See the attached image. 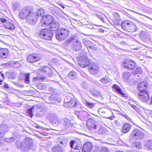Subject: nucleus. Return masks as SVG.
Listing matches in <instances>:
<instances>
[{"mask_svg":"<svg viewBox=\"0 0 152 152\" xmlns=\"http://www.w3.org/2000/svg\"><path fill=\"white\" fill-rule=\"evenodd\" d=\"M91 63L87 57H82L79 64L80 66L83 68H85L88 65H90Z\"/></svg>","mask_w":152,"mask_h":152,"instance_id":"14","label":"nucleus"},{"mask_svg":"<svg viewBox=\"0 0 152 152\" xmlns=\"http://www.w3.org/2000/svg\"><path fill=\"white\" fill-rule=\"evenodd\" d=\"M0 129L6 133L8 131L9 127L7 124H2L0 125Z\"/></svg>","mask_w":152,"mask_h":152,"instance_id":"32","label":"nucleus"},{"mask_svg":"<svg viewBox=\"0 0 152 152\" xmlns=\"http://www.w3.org/2000/svg\"><path fill=\"white\" fill-rule=\"evenodd\" d=\"M49 25L50 26V30L51 31H57L59 29V23L58 22L53 20Z\"/></svg>","mask_w":152,"mask_h":152,"instance_id":"21","label":"nucleus"},{"mask_svg":"<svg viewBox=\"0 0 152 152\" xmlns=\"http://www.w3.org/2000/svg\"><path fill=\"white\" fill-rule=\"evenodd\" d=\"M131 107L134 108L137 112L139 113L140 112V110L134 104L131 105Z\"/></svg>","mask_w":152,"mask_h":152,"instance_id":"54","label":"nucleus"},{"mask_svg":"<svg viewBox=\"0 0 152 152\" xmlns=\"http://www.w3.org/2000/svg\"><path fill=\"white\" fill-rule=\"evenodd\" d=\"M12 67L18 68L20 66V65L18 61H12Z\"/></svg>","mask_w":152,"mask_h":152,"instance_id":"45","label":"nucleus"},{"mask_svg":"<svg viewBox=\"0 0 152 152\" xmlns=\"http://www.w3.org/2000/svg\"><path fill=\"white\" fill-rule=\"evenodd\" d=\"M53 20L52 17L50 15L43 16L41 20V25L43 26H46L52 23Z\"/></svg>","mask_w":152,"mask_h":152,"instance_id":"7","label":"nucleus"},{"mask_svg":"<svg viewBox=\"0 0 152 152\" xmlns=\"http://www.w3.org/2000/svg\"><path fill=\"white\" fill-rule=\"evenodd\" d=\"M130 147L133 148L140 149L142 148V145L140 142L135 141L132 142Z\"/></svg>","mask_w":152,"mask_h":152,"instance_id":"26","label":"nucleus"},{"mask_svg":"<svg viewBox=\"0 0 152 152\" xmlns=\"http://www.w3.org/2000/svg\"><path fill=\"white\" fill-rule=\"evenodd\" d=\"M148 83L146 82H142L137 86V89L140 91H146L145 89L148 87Z\"/></svg>","mask_w":152,"mask_h":152,"instance_id":"20","label":"nucleus"},{"mask_svg":"<svg viewBox=\"0 0 152 152\" xmlns=\"http://www.w3.org/2000/svg\"><path fill=\"white\" fill-rule=\"evenodd\" d=\"M0 20L1 22L3 23L7 22V20L4 18H1L0 19Z\"/></svg>","mask_w":152,"mask_h":152,"instance_id":"60","label":"nucleus"},{"mask_svg":"<svg viewBox=\"0 0 152 152\" xmlns=\"http://www.w3.org/2000/svg\"><path fill=\"white\" fill-rule=\"evenodd\" d=\"M62 122V130H65L67 129L69 127L70 124V121L67 119L64 118Z\"/></svg>","mask_w":152,"mask_h":152,"instance_id":"27","label":"nucleus"},{"mask_svg":"<svg viewBox=\"0 0 152 152\" xmlns=\"http://www.w3.org/2000/svg\"><path fill=\"white\" fill-rule=\"evenodd\" d=\"M80 149L79 148L75 149H71V152H80Z\"/></svg>","mask_w":152,"mask_h":152,"instance_id":"57","label":"nucleus"},{"mask_svg":"<svg viewBox=\"0 0 152 152\" xmlns=\"http://www.w3.org/2000/svg\"><path fill=\"white\" fill-rule=\"evenodd\" d=\"M51 151L52 152H63L62 149L59 145L53 147Z\"/></svg>","mask_w":152,"mask_h":152,"instance_id":"30","label":"nucleus"},{"mask_svg":"<svg viewBox=\"0 0 152 152\" xmlns=\"http://www.w3.org/2000/svg\"><path fill=\"white\" fill-rule=\"evenodd\" d=\"M96 15L97 17L101 19L103 22H104V19L102 15L99 14H96Z\"/></svg>","mask_w":152,"mask_h":152,"instance_id":"58","label":"nucleus"},{"mask_svg":"<svg viewBox=\"0 0 152 152\" xmlns=\"http://www.w3.org/2000/svg\"><path fill=\"white\" fill-rule=\"evenodd\" d=\"M135 72V74H140L142 72V69L140 67H138L134 69Z\"/></svg>","mask_w":152,"mask_h":152,"instance_id":"47","label":"nucleus"},{"mask_svg":"<svg viewBox=\"0 0 152 152\" xmlns=\"http://www.w3.org/2000/svg\"><path fill=\"white\" fill-rule=\"evenodd\" d=\"M131 136L133 139L138 140L144 137V134L140 130L136 129L134 130L131 134Z\"/></svg>","mask_w":152,"mask_h":152,"instance_id":"11","label":"nucleus"},{"mask_svg":"<svg viewBox=\"0 0 152 152\" xmlns=\"http://www.w3.org/2000/svg\"><path fill=\"white\" fill-rule=\"evenodd\" d=\"M87 125L89 129H96L97 126L96 124V121L93 118H90L87 121Z\"/></svg>","mask_w":152,"mask_h":152,"instance_id":"16","label":"nucleus"},{"mask_svg":"<svg viewBox=\"0 0 152 152\" xmlns=\"http://www.w3.org/2000/svg\"><path fill=\"white\" fill-rule=\"evenodd\" d=\"M37 88L40 90H42L46 88V86L43 83H40L37 85Z\"/></svg>","mask_w":152,"mask_h":152,"instance_id":"49","label":"nucleus"},{"mask_svg":"<svg viewBox=\"0 0 152 152\" xmlns=\"http://www.w3.org/2000/svg\"><path fill=\"white\" fill-rule=\"evenodd\" d=\"M37 14V18H38V17L39 16H42L44 14V11L42 9H40L38 10L37 12H36Z\"/></svg>","mask_w":152,"mask_h":152,"instance_id":"42","label":"nucleus"},{"mask_svg":"<svg viewBox=\"0 0 152 152\" xmlns=\"http://www.w3.org/2000/svg\"><path fill=\"white\" fill-rule=\"evenodd\" d=\"M29 8L28 7H26L20 11L19 14V17L20 18L22 19L26 18V17L31 11Z\"/></svg>","mask_w":152,"mask_h":152,"instance_id":"13","label":"nucleus"},{"mask_svg":"<svg viewBox=\"0 0 152 152\" xmlns=\"http://www.w3.org/2000/svg\"><path fill=\"white\" fill-rule=\"evenodd\" d=\"M64 102V105L67 106L68 107H76V101L74 99L72 98L71 97L68 96L65 97Z\"/></svg>","mask_w":152,"mask_h":152,"instance_id":"9","label":"nucleus"},{"mask_svg":"<svg viewBox=\"0 0 152 152\" xmlns=\"http://www.w3.org/2000/svg\"><path fill=\"white\" fill-rule=\"evenodd\" d=\"M53 36V33L50 29L44 28L40 31L39 34L40 38L46 40H50Z\"/></svg>","mask_w":152,"mask_h":152,"instance_id":"3","label":"nucleus"},{"mask_svg":"<svg viewBox=\"0 0 152 152\" xmlns=\"http://www.w3.org/2000/svg\"><path fill=\"white\" fill-rule=\"evenodd\" d=\"M37 15L35 12L30 11L26 17V22L29 24L33 25L35 24L38 19Z\"/></svg>","mask_w":152,"mask_h":152,"instance_id":"4","label":"nucleus"},{"mask_svg":"<svg viewBox=\"0 0 152 152\" xmlns=\"http://www.w3.org/2000/svg\"><path fill=\"white\" fill-rule=\"evenodd\" d=\"M30 74H26L25 76V81L24 82L26 83L29 84L30 83V80H29Z\"/></svg>","mask_w":152,"mask_h":152,"instance_id":"46","label":"nucleus"},{"mask_svg":"<svg viewBox=\"0 0 152 152\" xmlns=\"http://www.w3.org/2000/svg\"><path fill=\"white\" fill-rule=\"evenodd\" d=\"M15 140V139L12 137H11L10 138H5L4 139V141L7 142L12 143L14 142Z\"/></svg>","mask_w":152,"mask_h":152,"instance_id":"50","label":"nucleus"},{"mask_svg":"<svg viewBox=\"0 0 152 152\" xmlns=\"http://www.w3.org/2000/svg\"><path fill=\"white\" fill-rule=\"evenodd\" d=\"M20 7V3L18 2H15L13 4L12 6V9L13 10L16 11L19 10Z\"/></svg>","mask_w":152,"mask_h":152,"instance_id":"37","label":"nucleus"},{"mask_svg":"<svg viewBox=\"0 0 152 152\" xmlns=\"http://www.w3.org/2000/svg\"><path fill=\"white\" fill-rule=\"evenodd\" d=\"M15 145L18 149H20L22 151L28 152L32 148L33 145V141L29 137H26L20 142L16 140L15 142Z\"/></svg>","mask_w":152,"mask_h":152,"instance_id":"1","label":"nucleus"},{"mask_svg":"<svg viewBox=\"0 0 152 152\" xmlns=\"http://www.w3.org/2000/svg\"><path fill=\"white\" fill-rule=\"evenodd\" d=\"M69 34L68 29L64 28H61L56 32V38L59 41H63L66 38Z\"/></svg>","mask_w":152,"mask_h":152,"instance_id":"2","label":"nucleus"},{"mask_svg":"<svg viewBox=\"0 0 152 152\" xmlns=\"http://www.w3.org/2000/svg\"><path fill=\"white\" fill-rule=\"evenodd\" d=\"M4 26L6 29L10 30H13L15 28V26L12 23L7 22L5 23Z\"/></svg>","mask_w":152,"mask_h":152,"instance_id":"29","label":"nucleus"},{"mask_svg":"<svg viewBox=\"0 0 152 152\" xmlns=\"http://www.w3.org/2000/svg\"><path fill=\"white\" fill-rule=\"evenodd\" d=\"M89 69L91 74H94L98 71L99 68L97 64L94 62H91L90 65Z\"/></svg>","mask_w":152,"mask_h":152,"instance_id":"15","label":"nucleus"},{"mask_svg":"<svg viewBox=\"0 0 152 152\" xmlns=\"http://www.w3.org/2000/svg\"><path fill=\"white\" fill-rule=\"evenodd\" d=\"M81 86L83 88H86L88 87L87 83L85 82H83L81 83Z\"/></svg>","mask_w":152,"mask_h":152,"instance_id":"53","label":"nucleus"},{"mask_svg":"<svg viewBox=\"0 0 152 152\" xmlns=\"http://www.w3.org/2000/svg\"><path fill=\"white\" fill-rule=\"evenodd\" d=\"M85 104L88 107L90 108H93L95 105V104L92 103H90L86 100L85 101Z\"/></svg>","mask_w":152,"mask_h":152,"instance_id":"44","label":"nucleus"},{"mask_svg":"<svg viewBox=\"0 0 152 152\" xmlns=\"http://www.w3.org/2000/svg\"><path fill=\"white\" fill-rule=\"evenodd\" d=\"M112 88L115 90L118 94L121 95L125 99H127V97L126 95L122 92L121 88L118 86L116 84H113L112 86Z\"/></svg>","mask_w":152,"mask_h":152,"instance_id":"18","label":"nucleus"},{"mask_svg":"<svg viewBox=\"0 0 152 152\" xmlns=\"http://www.w3.org/2000/svg\"><path fill=\"white\" fill-rule=\"evenodd\" d=\"M131 127V125L128 123L124 124L122 127V132L123 133H128L130 130Z\"/></svg>","mask_w":152,"mask_h":152,"instance_id":"23","label":"nucleus"},{"mask_svg":"<svg viewBox=\"0 0 152 152\" xmlns=\"http://www.w3.org/2000/svg\"><path fill=\"white\" fill-rule=\"evenodd\" d=\"M100 81L103 83L107 84L109 82L108 78L107 77H104L100 80Z\"/></svg>","mask_w":152,"mask_h":152,"instance_id":"43","label":"nucleus"},{"mask_svg":"<svg viewBox=\"0 0 152 152\" xmlns=\"http://www.w3.org/2000/svg\"><path fill=\"white\" fill-rule=\"evenodd\" d=\"M68 142V139L66 137H63L60 141V143L63 146H65Z\"/></svg>","mask_w":152,"mask_h":152,"instance_id":"40","label":"nucleus"},{"mask_svg":"<svg viewBox=\"0 0 152 152\" xmlns=\"http://www.w3.org/2000/svg\"><path fill=\"white\" fill-rule=\"evenodd\" d=\"M38 72L39 74L41 75L46 74L50 76L53 75L52 69L46 66H41L38 69Z\"/></svg>","mask_w":152,"mask_h":152,"instance_id":"5","label":"nucleus"},{"mask_svg":"<svg viewBox=\"0 0 152 152\" xmlns=\"http://www.w3.org/2000/svg\"><path fill=\"white\" fill-rule=\"evenodd\" d=\"M107 132L106 129L104 127H101L99 128L98 130V134H105Z\"/></svg>","mask_w":152,"mask_h":152,"instance_id":"39","label":"nucleus"},{"mask_svg":"<svg viewBox=\"0 0 152 152\" xmlns=\"http://www.w3.org/2000/svg\"><path fill=\"white\" fill-rule=\"evenodd\" d=\"M123 66L126 69H132L134 68L135 64L131 60L126 59L124 61Z\"/></svg>","mask_w":152,"mask_h":152,"instance_id":"12","label":"nucleus"},{"mask_svg":"<svg viewBox=\"0 0 152 152\" xmlns=\"http://www.w3.org/2000/svg\"><path fill=\"white\" fill-rule=\"evenodd\" d=\"M123 78L124 80L125 81L127 82L128 80L129 77L130 76V74L129 72H126L123 73Z\"/></svg>","mask_w":152,"mask_h":152,"instance_id":"36","label":"nucleus"},{"mask_svg":"<svg viewBox=\"0 0 152 152\" xmlns=\"http://www.w3.org/2000/svg\"><path fill=\"white\" fill-rule=\"evenodd\" d=\"M9 54V50L6 48L0 49V58L3 59L7 58Z\"/></svg>","mask_w":152,"mask_h":152,"instance_id":"22","label":"nucleus"},{"mask_svg":"<svg viewBox=\"0 0 152 152\" xmlns=\"http://www.w3.org/2000/svg\"><path fill=\"white\" fill-rule=\"evenodd\" d=\"M137 28L136 25L130 21L127 32H134L137 30Z\"/></svg>","mask_w":152,"mask_h":152,"instance_id":"24","label":"nucleus"},{"mask_svg":"<svg viewBox=\"0 0 152 152\" xmlns=\"http://www.w3.org/2000/svg\"><path fill=\"white\" fill-rule=\"evenodd\" d=\"M89 48L92 50H96L98 49V47L96 45L93 43Z\"/></svg>","mask_w":152,"mask_h":152,"instance_id":"48","label":"nucleus"},{"mask_svg":"<svg viewBox=\"0 0 152 152\" xmlns=\"http://www.w3.org/2000/svg\"><path fill=\"white\" fill-rule=\"evenodd\" d=\"M5 133L0 129V137L2 138L4 136Z\"/></svg>","mask_w":152,"mask_h":152,"instance_id":"59","label":"nucleus"},{"mask_svg":"<svg viewBox=\"0 0 152 152\" xmlns=\"http://www.w3.org/2000/svg\"><path fill=\"white\" fill-rule=\"evenodd\" d=\"M93 145L91 142H87L83 145L82 149V152H90L92 148Z\"/></svg>","mask_w":152,"mask_h":152,"instance_id":"17","label":"nucleus"},{"mask_svg":"<svg viewBox=\"0 0 152 152\" xmlns=\"http://www.w3.org/2000/svg\"><path fill=\"white\" fill-rule=\"evenodd\" d=\"M127 152H134L132 150H128L127 151Z\"/></svg>","mask_w":152,"mask_h":152,"instance_id":"64","label":"nucleus"},{"mask_svg":"<svg viewBox=\"0 0 152 152\" xmlns=\"http://www.w3.org/2000/svg\"><path fill=\"white\" fill-rule=\"evenodd\" d=\"M38 80V77H34L33 79V81H36Z\"/></svg>","mask_w":152,"mask_h":152,"instance_id":"63","label":"nucleus"},{"mask_svg":"<svg viewBox=\"0 0 152 152\" xmlns=\"http://www.w3.org/2000/svg\"><path fill=\"white\" fill-rule=\"evenodd\" d=\"M82 46L80 42L77 40L73 45V50L76 51H78L81 49Z\"/></svg>","mask_w":152,"mask_h":152,"instance_id":"25","label":"nucleus"},{"mask_svg":"<svg viewBox=\"0 0 152 152\" xmlns=\"http://www.w3.org/2000/svg\"><path fill=\"white\" fill-rule=\"evenodd\" d=\"M119 114L126 119L128 121L132 122V119L125 113L119 112Z\"/></svg>","mask_w":152,"mask_h":152,"instance_id":"35","label":"nucleus"},{"mask_svg":"<svg viewBox=\"0 0 152 152\" xmlns=\"http://www.w3.org/2000/svg\"><path fill=\"white\" fill-rule=\"evenodd\" d=\"M130 22L128 20H125L122 23L121 26L123 30L127 32Z\"/></svg>","mask_w":152,"mask_h":152,"instance_id":"28","label":"nucleus"},{"mask_svg":"<svg viewBox=\"0 0 152 152\" xmlns=\"http://www.w3.org/2000/svg\"><path fill=\"white\" fill-rule=\"evenodd\" d=\"M137 98L143 102H148L149 100L148 92L147 91H140L138 93Z\"/></svg>","mask_w":152,"mask_h":152,"instance_id":"8","label":"nucleus"},{"mask_svg":"<svg viewBox=\"0 0 152 152\" xmlns=\"http://www.w3.org/2000/svg\"><path fill=\"white\" fill-rule=\"evenodd\" d=\"M55 118H56V117L53 116V117L51 116V118H49L50 121H52L53 124L55 126H56L58 124V121L55 119Z\"/></svg>","mask_w":152,"mask_h":152,"instance_id":"38","label":"nucleus"},{"mask_svg":"<svg viewBox=\"0 0 152 152\" xmlns=\"http://www.w3.org/2000/svg\"><path fill=\"white\" fill-rule=\"evenodd\" d=\"M139 37L140 39L145 42H148L151 40V35L148 31H141L139 34Z\"/></svg>","mask_w":152,"mask_h":152,"instance_id":"10","label":"nucleus"},{"mask_svg":"<svg viewBox=\"0 0 152 152\" xmlns=\"http://www.w3.org/2000/svg\"><path fill=\"white\" fill-rule=\"evenodd\" d=\"M4 87L6 88L7 89H8L9 88V86H8V85L5 83L4 86Z\"/></svg>","mask_w":152,"mask_h":152,"instance_id":"61","label":"nucleus"},{"mask_svg":"<svg viewBox=\"0 0 152 152\" xmlns=\"http://www.w3.org/2000/svg\"><path fill=\"white\" fill-rule=\"evenodd\" d=\"M115 124L118 125H119V121H115Z\"/></svg>","mask_w":152,"mask_h":152,"instance_id":"62","label":"nucleus"},{"mask_svg":"<svg viewBox=\"0 0 152 152\" xmlns=\"http://www.w3.org/2000/svg\"><path fill=\"white\" fill-rule=\"evenodd\" d=\"M93 43V42L90 41L86 40H83V43L88 49V50L89 52H90V51L88 50V48L90 47L91 45V44Z\"/></svg>","mask_w":152,"mask_h":152,"instance_id":"33","label":"nucleus"},{"mask_svg":"<svg viewBox=\"0 0 152 152\" xmlns=\"http://www.w3.org/2000/svg\"><path fill=\"white\" fill-rule=\"evenodd\" d=\"M100 152H109V151L107 148L104 147L101 149Z\"/></svg>","mask_w":152,"mask_h":152,"instance_id":"55","label":"nucleus"},{"mask_svg":"<svg viewBox=\"0 0 152 152\" xmlns=\"http://www.w3.org/2000/svg\"><path fill=\"white\" fill-rule=\"evenodd\" d=\"M75 37L74 36H71L67 39V41L69 42H70L73 40H74Z\"/></svg>","mask_w":152,"mask_h":152,"instance_id":"56","label":"nucleus"},{"mask_svg":"<svg viewBox=\"0 0 152 152\" xmlns=\"http://www.w3.org/2000/svg\"><path fill=\"white\" fill-rule=\"evenodd\" d=\"M42 57V55L40 54L34 53L29 55L27 58L28 61L32 63L39 60Z\"/></svg>","mask_w":152,"mask_h":152,"instance_id":"6","label":"nucleus"},{"mask_svg":"<svg viewBox=\"0 0 152 152\" xmlns=\"http://www.w3.org/2000/svg\"><path fill=\"white\" fill-rule=\"evenodd\" d=\"M91 94L94 96L100 97L102 100L103 99V98L100 92L98 90H95L91 92Z\"/></svg>","mask_w":152,"mask_h":152,"instance_id":"31","label":"nucleus"},{"mask_svg":"<svg viewBox=\"0 0 152 152\" xmlns=\"http://www.w3.org/2000/svg\"><path fill=\"white\" fill-rule=\"evenodd\" d=\"M70 146L71 149L79 148L81 149V143L80 142H75L74 140H71L70 142Z\"/></svg>","mask_w":152,"mask_h":152,"instance_id":"19","label":"nucleus"},{"mask_svg":"<svg viewBox=\"0 0 152 152\" xmlns=\"http://www.w3.org/2000/svg\"><path fill=\"white\" fill-rule=\"evenodd\" d=\"M86 54L87 53L84 50H82L80 52V55L81 58H82V57H87Z\"/></svg>","mask_w":152,"mask_h":152,"instance_id":"51","label":"nucleus"},{"mask_svg":"<svg viewBox=\"0 0 152 152\" xmlns=\"http://www.w3.org/2000/svg\"><path fill=\"white\" fill-rule=\"evenodd\" d=\"M68 77L71 79H75L77 77V74L75 72L72 71L69 74Z\"/></svg>","mask_w":152,"mask_h":152,"instance_id":"34","label":"nucleus"},{"mask_svg":"<svg viewBox=\"0 0 152 152\" xmlns=\"http://www.w3.org/2000/svg\"><path fill=\"white\" fill-rule=\"evenodd\" d=\"M34 108V106H32L31 108H29L27 110V113L29 116L32 118L33 115L32 110Z\"/></svg>","mask_w":152,"mask_h":152,"instance_id":"41","label":"nucleus"},{"mask_svg":"<svg viewBox=\"0 0 152 152\" xmlns=\"http://www.w3.org/2000/svg\"><path fill=\"white\" fill-rule=\"evenodd\" d=\"M12 64L13 63H12V61H11L5 63L4 64V65L5 66H6L7 67H12V66L13 65Z\"/></svg>","mask_w":152,"mask_h":152,"instance_id":"52","label":"nucleus"}]
</instances>
